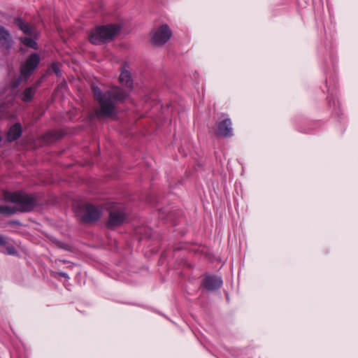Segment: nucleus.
<instances>
[{
  "label": "nucleus",
  "mask_w": 358,
  "mask_h": 358,
  "mask_svg": "<svg viewBox=\"0 0 358 358\" xmlns=\"http://www.w3.org/2000/svg\"><path fill=\"white\" fill-rule=\"evenodd\" d=\"M119 80L120 84L127 88L126 90L115 86L102 93L98 87H92L94 98L99 104V109L96 111L97 117H107L112 116L115 112L116 103L123 102L129 97V92L133 88L131 73L123 68Z\"/></svg>",
  "instance_id": "nucleus-1"
},
{
  "label": "nucleus",
  "mask_w": 358,
  "mask_h": 358,
  "mask_svg": "<svg viewBox=\"0 0 358 358\" xmlns=\"http://www.w3.org/2000/svg\"><path fill=\"white\" fill-rule=\"evenodd\" d=\"M4 199L11 204L0 206V214L10 215L17 211H31L36 205V198L33 195L22 192H8L4 194Z\"/></svg>",
  "instance_id": "nucleus-2"
},
{
  "label": "nucleus",
  "mask_w": 358,
  "mask_h": 358,
  "mask_svg": "<svg viewBox=\"0 0 358 358\" xmlns=\"http://www.w3.org/2000/svg\"><path fill=\"white\" fill-rule=\"evenodd\" d=\"M121 29L118 24L97 27L90 34V41L94 45L108 42L114 38Z\"/></svg>",
  "instance_id": "nucleus-3"
},
{
  "label": "nucleus",
  "mask_w": 358,
  "mask_h": 358,
  "mask_svg": "<svg viewBox=\"0 0 358 358\" xmlns=\"http://www.w3.org/2000/svg\"><path fill=\"white\" fill-rule=\"evenodd\" d=\"M40 63V57L37 53H32L20 66V76L14 79L10 85L13 89L17 88L22 79L27 80Z\"/></svg>",
  "instance_id": "nucleus-4"
},
{
  "label": "nucleus",
  "mask_w": 358,
  "mask_h": 358,
  "mask_svg": "<svg viewBox=\"0 0 358 358\" xmlns=\"http://www.w3.org/2000/svg\"><path fill=\"white\" fill-rule=\"evenodd\" d=\"M102 213L100 206H95L92 204H86L83 208V215L81 220L84 222H92L97 221L101 217Z\"/></svg>",
  "instance_id": "nucleus-5"
},
{
  "label": "nucleus",
  "mask_w": 358,
  "mask_h": 358,
  "mask_svg": "<svg viewBox=\"0 0 358 358\" xmlns=\"http://www.w3.org/2000/svg\"><path fill=\"white\" fill-rule=\"evenodd\" d=\"M172 36V31L167 24L160 26L153 32L152 42L155 45H162L166 43Z\"/></svg>",
  "instance_id": "nucleus-6"
},
{
  "label": "nucleus",
  "mask_w": 358,
  "mask_h": 358,
  "mask_svg": "<svg viewBox=\"0 0 358 358\" xmlns=\"http://www.w3.org/2000/svg\"><path fill=\"white\" fill-rule=\"evenodd\" d=\"M125 219V213L122 206H117L110 211L108 226L113 228L123 223Z\"/></svg>",
  "instance_id": "nucleus-7"
},
{
  "label": "nucleus",
  "mask_w": 358,
  "mask_h": 358,
  "mask_svg": "<svg viewBox=\"0 0 358 358\" xmlns=\"http://www.w3.org/2000/svg\"><path fill=\"white\" fill-rule=\"evenodd\" d=\"M217 135L224 138L233 136L232 122L230 118L227 117L218 122L217 126Z\"/></svg>",
  "instance_id": "nucleus-8"
},
{
  "label": "nucleus",
  "mask_w": 358,
  "mask_h": 358,
  "mask_svg": "<svg viewBox=\"0 0 358 358\" xmlns=\"http://www.w3.org/2000/svg\"><path fill=\"white\" fill-rule=\"evenodd\" d=\"M14 22L24 34L38 38V32L33 25L26 22L20 17L15 18Z\"/></svg>",
  "instance_id": "nucleus-9"
},
{
  "label": "nucleus",
  "mask_w": 358,
  "mask_h": 358,
  "mask_svg": "<svg viewBox=\"0 0 358 358\" xmlns=\"http://www.w3.org/2000/svg\"><path fill=\"white\" fill-rule=\"evenodd\" d=\"M203 285L207 290L213 291L221 287L222 280L217 276L208 275L205 277Z\"/></svg>",
  "instance_id": "nucleus-10"
},
{
  "label": "nucleus",
  "mask_w": 358,
  "mask_h": 358,
  "mask_svg": "<svg viewBox=\"0 0 358 358\" xmlns=\"http://www.w3.org/2000/svg\"><path fill=\"white\" fill-rule=\"evenodd\" d=\"M0 44L2 48L9 50L13 47V40L8 30L0 25Z\"/></svg>",
  "instance_id": "nucleus-11"
},
{
  "label": "nucleus",
  "mask_w": 358,
  "mask_h": 358,
  "mask_svg": "<svg viewBox=\"0 0 358 358\" xmlns=\"http://www.w3.org/2000/svg\"><path fill=\"white\" fill-rule=\"evenodd\" d=\"M22 127L20 123H16L13 125L8 130L7 134V139L8 141H14L20 137L22 135Z\"/></svg>",
  "instance_id": "nucleus-12"
},
{
  "label": "nucleus",
  "mask_w": 358,
  "mask_h": 358,
  "mask_svg": "<svg viewBox=\"0 0 358 358\" xmlns=\"http://www.w3.org/2000/svg\"><path fill=\"white\" fill-rule=\"evenodd\" d=\"M36 39L37 38H35L34 37L29 38V37H26V36L20 38V41L22 43H23L24 45H26L27 47L34 49V50L38 49V44L36 41Z\"/></svg>",
  "instance_id": "nucleus-13"
},
{
  "label": "nucleus",
  "mask_w": 358,
  "mask_h": 358,
  "mask_svg": "<svg viewBox=\"0 0 358 358\" xmlns=\"http://www.w3.org/2000/svg\"><path fill=\"white\" fill-rule=\"evenodd\" d=\"M36 93V87H30L26 88L22 94V99L24 102L30 101Z\"/></svg>",
  "instance_id": "nucleus-14"
},
{
  "label": "nucleus",
  "mask_w": 358,
  "mask_h": 358,
  "mask_svg": "<svg viewBox=\"0 0 358 358\" xmlns=\"http://www.w3.org/2000/svg\"><path fill=\"white\" fill-rule=\"evenodd\" d=\"M51 69L57 76H61L59 68L57 64H52L51 66Z\"/></svg>",
  "instance_id": "nucleus-15"
},
{
  "label": "nucleus",
  "mask_w": 358,
  "mask_h": 358,
  "mask_svg": "<svg viewBox=\"0 0 358 358\" xmlns=\"http://www.w3.org/2000/svg\"><path fill=\"white\" fill-rule=\"evenodd\" d=\"M6 250L9 255H14L16 253V250L13 246L7 247Z\"/></svg>",
  "instance_id": "nucleus-16"
},
{
  "label": "nucleus",
  "mask_w": 358,
  "mask_h": 358,
  "mask_svg": "<svg viewBox=\"0 0 358 358\" xmlns=\"http://www.w3.org/2000/svg\"><path fill=\"white\" fill-rule=\"evenodd\" d=\"M58 246L61 248H64V250H69V247L67 244L63 243L62 242L58 243Z\"/></svg>",
  "instance_id": "nucleus-17"
},
{
  "label": "nucleus",
  "mask_w": 358,
  "mask_h": 358,
  "mask_svg": "<svg viewBox=\"0 0 358 358\" xmlns=\"http://www.w3.org/2000/svg\"><path fill=\"white\" fill-rule=\"evenodd\" d=\"M6 243V238L3 236L0 235V245H5Z\"/></svg>",
  "instance_id": "nucleus-18"
},
{
  "label": "nucleus",
  "mask_w": 358,
  "mask_h": 358,
  "mask_svg": "<svg viewBox=\"0 0 358 358\" xmlns=\"http://www.w3.org/2000/svg\"><path fill=\"white\" fill-rule=\"evenodd\" d=\"M58 275L59 276H61V277H63V278H67V279L69 278L68 274L66 273H65V272H59Z\"/></svg>",
  "instance_id": "nucleus-19"
}]
</instances>
